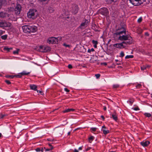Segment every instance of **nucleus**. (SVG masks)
Segmentation results:
<instances>
[{"mask_svg": "<svg viewBox=\"0 0 152 152\" xmlns=\"http://www.w3.org/2000/svg\"><path fill=\"white\" fill-rule=\"evenodd\" d=\"M64 90L65 91L67 92H68L69 91V90L66 88H64Z\"/></svg>", "mask_w": 152, "mask_h": 152, "instance_id": "nucleus-45", "label": "nucleus"}, {"mask_svg": "<svg viewBox=\"0 0 152 152\" xmlns=\"http://www.w3.org/2000/svg\"><path fill=\"white\" fill-rule=\"evenodd\" d=\"M101 117L102 119L103 120H104V118L103 115H101Z\"/></svg>", "mask_w": 152, "mask_h": 152, "instance_id": "nucleus-53", "label": "nucleus"}, {"mask_svg": "<svg viewBox=\"0 0 152 152\" xmlns=\"http://www.w3.org/2000/svg\"><path fill=\"white\" fill-rule=\"evenodd\" d=\"M142 18L141 17H140L137 20V22H138L140 23L142 21Z\"/></svg>", "mask_w": 152, "mask_h": 152, "instance_id": "nucleus-40", "label": "nucleus"}, {"mask_svg": "<svg viewBox=\"0 0 152 152\" xmlns=\"http://www.w3.org/2000/svg\"><path fill=\"white\" fill-rule=\"evenodd\" d=\"M5 82L8 84H11V82L8 80H5Z\"/></svg>", "mask_w": 152, "mask_h": 152, "instance_id": "nucleus-42", "label": "nucleus"}, {"mask_svg": "<svg viewBox=\"0 0 152 152\" xmlns=\"http://www.w3.org/2000/svg\"><path fill=\"white\" fill-rule=\"evenodd\" d=\"M39 51L42 52H46L50 50V47L47 46H41L39 47Z\"/></svg>", "mask_w": 152, "mask_h": 152, "instance_id": "nucleus-3", "label": "nucleus"}, {"mask_svg": "<svg viewBox=\"0 0 152 152\" xmlns=\"http://www.w3.org/2000/svg\"><path fill=\"white\" fill-rule=\"evenodd\" d=\"M112 117L115 121H117L118 120L117 116L115 113H113L112 114Z\"/></svg>", "mask_w": 152, "mask_h": 152, "instance_id": "nucleus-19", "label": "nucleus"}, {"mask_svg": "<svg viewBox=\"0 0 152 152\" xmlns=\"http://www.w3.org/2000/svg\"><path fill=\"white\" fill-rule=\"evenodd\" d=\"M48 145H49V146L50 147V148H51L52 147H53L49 143Z\"/></svg>", "mask_w": 152, "mask_h": 152, "instance_id": "nucleus-55", "label": "nucleus"}, {"mask_svg": "<svg viewBox=\"0 0 152 152\" xmlns=\"http://www.w3.org/2000/svg\"><path fill=\"white\" fill-rule=\"evenodd\" d=\"M56 37H50L48 39L47 42L49 44H53L56 43Z\"/></svg>", "mask_w": 152, "mask_h": 152, "instance_id": "nucleus-9", "label": "nucleus"}, {"mask_svg": "<svg viewBox=\"0 0 152 152\" xmlns=\"http://www.w3.org/2000/svg\"><path fill=\"white\" fill-rule=\"evenodd\" d=\"M119 85L117 84H114L113 86V88H117L119 87Z\"/></svg>", "mask_w": 152, "mask_h": 152, "instance_id": "nucleus-32", "label": "nucleus"}, {"mask_svg": "<svg viewBox=\"0 0 152 152\" xmlns=\"http://www.w3.org/2000/svg\"><path fill=\"white\" fill-rule=\"evenodd\" d=\"M74 152H78V151L76 149H75L74 151Z\"/></svg>", "mask_w": 152, "mask_h": 152, "instance_id": "nucleus-58", "label": "nucleus"}, {"mask_svg": "<svg viewBox=\"0 0 152 152\" xmlns=\"http://www.w3.org/2000/svg\"><path fill=\"white\" fill-rule=\"evenodd\" d=\"M4 50H6L8 51H9L10 50H12V48H6L5 47L4 48Z\"/></svg>", "mask_w": 152, "mask_h": 152, "instance_id": "nucleus-36", "label": "nucleus"}, {"mask_svg": "<svg viewBox=\"0 0 152 152\" xmlns=\"http://www.w3.org/2000/svg\"><path fill=\"white\" fill-rule=\"evenodd\" d=\"M150 143V142L148 141H143L140 142L141 144L144 147L148 146Z\"/></svg>", "mask_w": 152, "mask_h": 152, "instance_id": "nucleus-14", "label": "nucleus"}, {"mask_svg": "<svg viewBox=\"0 0 152 152\" xmlns=\"http://www.w3.org/2000/svg\"><path fill=\"white\" fill-rule=\"evenodd\" d=\"M40 150H41V149L40 148H37L36 149V151L37 152L40 151Z\"/></svg>", "mask_w": 152, "mask_h": 152, "instance_id": "nucleus-44", "label": "nucleus"}, {"mask_svg": "<svg viewBox=\"0 0 152 152\" xmlns=\"http://www.w3.org/2000/svg\"><path fill=\"white\" fill-rule=\"evenodd\" d=\"M30 87L31 89L34 90L35 91H37L36 89L37 86L35 85H30Z\"/></svg>", "mask_w": 152, "mask_h": 152, "instance_id": "nucleus-16", "label": "nucleus"}, {"mask_svg": "<svg viewBox=\"0 0 152 152\" xmlns=\"http://www.w3.org/2000/svg\"><path fill=\"white\" fill-rule=\"evenodd\" d=\"M63 45L65 46L66 47H69V45H66V44L64 43L63 44Z\"/></svg>", "mask_w": 152, "mask_h": 152, "instance_id": "nucleus-51", "label": "nucleus"}, {"mask_svg": "<svg viewBox=\"0 0 152 152\" xmlns=\"http://www.w3.org/2000/svg\"><path fill=\"white\" fill-rule=\"evenodd\" d=\"M141 69L142 70H144L146 69V67H141Z\"/></svg>", "mask_w": 152, "mask_h": 152, "instance_id": "nucleus-46", "label": "nucleus"}, {"mask_svg": "<svg viewBox=\"0 0 152 152\" xmlns=\"http://www.w3.org/2000/svg\"><path fill=\"white\" fill-rule=\"evenodd\" d=\"M100 74H99L95 75V76L96 77L97 79H98L100 77Z\"/></svg>", "mask_w": 152, "mask_h": 152, "instance_id": "nucleus-38", "label": "nucleus"}, {"mask_svg": "<svg viewBox=\"0 0 152 152\" xmlns=\"http://www.w3.org/2000/svg\"><path fill=\"white\" fill-rule=\"evenodd\" d=\"M96 128H91V130L93 131H95L96 129Z\"/></svg>", "mask_w": 152, "mask_h": 152, "instance_id": "nucleus-48", "label": "nucleus"}, {"mask_svg": "<svg viewBox=\"0 0 152 152\" xmlns=\"http://www.w3.org/2000/svg\"><path fill=\"white\" fill-rule=\"evenodd\" d=\"M133 109L135 110H139V109L138 107H135Z\"/></svg>", "mask_w": 152, "mask_h": 152, "instance_id": "nucleus-49", "label": "nucleus"}, {"mask_svg": "<svg viewBox=\"0 0 152 152\" xmlns=\"http://www.w3.org/2000/svg\"><path fill=\"white\" fill-rule=\"evenodd\" d=\"M30 30H29V33L35 32H36L37 30V27L35 26H31Z\"/></svg>", "mask_w": 152, "mask_h": 152, "instance_id": "nucleus-13", "label": "nucleus"}, {"mask_svg": "<svg viewBox=\"0 0 152 152\" xmlns=\"http://www.w3.org/2000/svg\"><path fill=\"white\" fill-rule=\"evenodd\" d=\"M92 42L94 45V46L95 48H97V45L98 44V42L94 40H92Z\"/></svg>", "mask_w": 152, "mask_h": 152, "instance_id": "nucleus-20", "label": "nucleus"}, {"mask_svg": "<svg viewBox=\"0 0 152 152\" xmlns=\"http://www.w3.org/2000/svg\"><path fill=\"white\" fill-rule=\"evenodd\" d=\"M133 55H127L125 57V58L126 59L132 58H133Z\"/></svg>", "mask_w": 152, "mask_h": 152, "instance_id": "nucleus-28", "label": "nucleus"}, {"mask_svg": "<svg viewBox=\"0 0 152 152\" xmlns=\"http://www.w3.org/2000/svg\"><path fill=\"white\" fill-rule=\"evenodd\" d=\"M37 92L38 93H39L41 94H42V95L43 94H42V91L37 90Z\"/></svg>", "mask_w": 152, "mask_h": 152, "instance_id": "nucleus-50", "label": "nucleus"}, {"mask_svg": "<svg viewBox=\"0 0 152 152\" xmlns=\"http://www.w3.org/2000/svg\"><path fill=\"white\" fill-rule=\"evenodd\" d=\"M30 72H27L25 71H23L22 72L19 73L18 75H15V76L16 77L20 78L22 76L28 75Z\"/></svg>", "mask_w": 152, "mask_h": 152, "instance_id": "nucleus-5", "label": "nucleus"}, {"mask_svg": "<svg viewBox=\"0 0 152 152\" xmlns=\"http://www.w3.org/2000/svg\"><path fill=\"white\" fill-rule=\"evenodd\" d=\"M113 46L116 48L120 49L124 48L126 47V45H124L123 42L121 43L114 44Z\"/></svg>", "mask_w": 152, "mask_h": 152, "instance_id": "nucleus-10", "label": "nucleus"}, {"mask_svg": "<svg viewBox=\"0 0 152 152\" xmlns=\"http://www.w3.org/2000/svg\"><path fill=\"white\" fill-rule=\"evenodd\" d=\"M75 10H73V12L75 14L78 11V9L77 7L76 6H75Z\"/></svg>", "mask_w": 152, "mask_h": 152, "instance_id": "nucleus-25", "label": "nucleus"}, {"mask_svg": "<svg viewBox=\"0 0 152 152\" xmlns=\"http://www.w3.org/2000/svg\"><path fill=\"white\" fill-rule=\"evenodd\" d=\"M145 35H146L147 36H149V34L147 32L145 33Z\"/></svg>", "mask_w": 152, "mask_h": 152, "instance_id": "nucleus-57", "label": "nucleus"}, {"mask_svg": "<svg viewBox=\"0 0 152 152\" xmlns=\"http://www.w3.org/2000/svg\"><path fill=\"white\" fill-rule=\"evenodd\" d=\"M74 110H75L73 109H68L66 110H65L63 111V112L64 113H65L69 112L71 111H74Z\"/></svg>", "mask_w": 152, "mask_h": 152, "instance_id": "nucleus-21", "label": "nucleus"}, {"mask_svg": "<svg viewBox=\"0 0 152 152\" xmlns=\"http://www.w3.org/2000/svg\"><path fill=\"white\" fill-rule=\"evenodd\" d=\"M7 114H2V113H0V119H3L4 117L7 116Z\"/></svg>", "mask_w": 152, "mask_h": 152, "instance_id": "nucleus-18", "label": "nucleus"}, {"mask_svg": "<svg viewBox=\"0 0 152 152\" xmlns=\"http://www.w3.org/2000/svg\"><path fill=\"white\" fill-rule=\"evenodd\" d=\"M145 115L148 117H150L151 116V114L148 113H145L144 114Z\"/></svg>", "mask_w": 152, "mask_h": 152, "instance_id": "nucleus-33", "label": "nucleus"}, {"mask_svg": "<svg viewBox=\"0 0 152 152\" xmlns=\"http://www.w3.org/2000/svg\"><path fill=\"white\" fill-rule=\"evenodd\" d=\"M102 131L103 132V133L104 134H106L109 132V131L108 130H106L105 129H102Z\"/></svg>", "mask_w": 152, "mask_h": 152, "instance_id": "nucleus-22", "label": "nucleus"}, {"mask_svg": "<svg viewBox=\"0 0 152 152\" xmlns=\"http://www.w3.org/2000/svg\"><path fill=\"white\" fill-rule=\"evenodd\" d=\"M14 54H18V50H15L13 52Z\"/></svg>", "mask_w": 152, "mask_h": 152, "instance_id": "nucleus-43", "label": "nucleus"}, {"mask_svg": "<svg viewBox=\"0 0 152 152\" xmlns=\"http://www.w3.org/2000/svg\"><path fill=\"white\" fill-rule=\"evenodd\" d=\"M133 41L131 37V38H129L128 40H126L125 41L123 42V43L124 45H126V46L127 45L132 44L133 43Z\"/></svg>", "mask_w": 152, "mask_h": 152, "instance_id": "nucleus-12", "label": "nucleus"}, {"mask_svg": "<svg viewBox=\"0 0 152 152\" xmlns=\"http://www.w3.org/2000/svg\"><path fill=\"white\" fill-rule=\"evenodd\" d=\"M48 10H49V12L50 13H52L53 12L54 9H53V8L51 7H50L48 8Z\"/></svg>", "mask_w": 152, "mask_h": 152, "instance_id": "nucleus-27", "label": "nucleus"}, {"mask_svg": "<svg viewBox=\"0 0 152 152\" xmlns=\"http://www.w3.org/2000/svg\"><path fill=\"white\" fill-rule=\"evenodd\" d=\"M7 37V35H4L1 36V38L2 39L5 40Z\"/></svg>", "mask_w": 152, "mask_h": 152, "instance_id": "nucleus-31", "label": "nucleus"}, {"mask_svg": "<svg viewBox=\"0 0 152 152\" xmlns=\"http://www.w3.org/2000/svg\"><path fill=\"white\" fill-rule=\"evenodd\" d=\"M70 134V132H68V135H69Z\"/></svg>", "mask_w": 152, "mask_h": 152, "instance_id": "nucleus-64", "label": "nucleus"}, {"mask_svg": "<svg viewBox=\"0 0 152 152\" xmlns=\"http://www.w3.org/2000/svg\"><path fill=\"white\" fill-rule=\"evenodd\" d=\"M99 13L105 16H107L108 14V11L106 8H103L101 9L99 11Z\"/></svg>", "mask_w": 152, "mask_h": 152, "instance_id": "nucleus-4", "label": "nucleus"}, {"mask_svg": "<svg viewBox=\"0 0 152 152\" xmlns=\"http://www.w3.org/2000/svg\"><path fill=\"white\" fill-rule=\"evenodd\" d=\"M127 103L129 104L130 105H132L133 101H128L127 102Z\"/></svg>", "mask_w": 152, "mask_h": 152, "instance_id": "nucleus-39", "label": "nucleus"}, {"mask_svg": "<svg viewBox=\"0 0 152 152\" xmlns=\"http://www.w3.org/2000/svg\"><path fill=\"white\" fill-rule=\"evenodd\" d=\"M11 23L8 22L0 20V27L3 28L5 27H9L11 26Z\"/></svg>", "mask_w": 152, "mask_h": 152, "instance_id": "nucleus-2", "label": "nucleus"}, {"mask_svg": "<svg viewBox=\"0 0 152 152\" xmlns=\"http://www.w3.org/2000/svg\"><path fill=\"white\" fill-rule=\"evenodd\" d=\"M87 25V23L85 21L84 22H83L80 25V26L79 27V28L82 29H84L85 28Z\"/></svg>", "mask_w": 152, "mask_h": 152, "instance_id": "nucleus-15", "label": "nucleus"}, {"mask_svg": "<svg viewBox=\"0 0 152 152\" xmlns=\"http://www.w3.org/2000/svg\"><path fill=\"white\" fill-rule=\"evenodd\" d=\"M4 31H3L1 30H0V36L4 34Z\"/></svg>", "mask_w": 152, "mask_h": 152, "instance_id": "nucleus-47", "label": "nucleus"}, {"mask_svg": "<svg viewBox=\"0 0 152 152\" xmlns=\"http://www.w3.org/2000/svg\"><path fill=\"white\" fill-rule=\"evenodd\" d=\"M94 139V137L93 136H91L88 139L89 142L91 143L92 141Z\"/></svg>", "mask_w": 152, "mask_h": 152, "instance_id": "nucleus-29", "label": "nucleus"}, {"mask_svg": "<svg viewBox=\"0 0 152 152\" xmlns=\"http://www.w3.org/2000/svg\"><path fill=\"white\" fill-rule=\"evenodd\" d=\"M2 5V2L0 1V9Z\"/></svg>", "mask_w": 152, "mask_h": 152, "instance_id": "nucleus-52", "label": "nucleus"}, {"mask_svg": "<svg viewBox=\"0 0 152 152\" xmlns=\"http://www.w3.org/2000/svg\"><path fill=\"white\" fill-rule=\"evenodd\" d=\"M40 151H41L42 152L43 151V148H42L41 149Z\"/></svg>", "mask_w": 152, "mask_h": 152, "instance_id": "nucleus-62", "label": "nucleus"}, {"mask_svg": "<svg viewBox=\"0 0 152 152\" xmlns=\"http://www.w3.org/2000/svg\"><path fill=\"white\" fill-rule=\"evenodd\" d=\"M105 1L108 3H111L113 2H116L117 0H105Z\"/></svg>", "mask_w": 152, "mask_h": 152, "instance_id": "nucleus-24", "label": "nucleus"}, {"mask_svg": "<svg viewBox=\"0 0 152 152\" xmlns=\"http://www.w3.org/2000/svg\"><path fill=\"white\" fill-rule=\"evenodd\" d=\"M103 65L104 66H106L107 65V63H103Z\"/></svg>", "mask_w": 152, "mask_h": 152, "instance_id": "nucleus-61", "label": "nucleus"}, {"mask_svg": "<svg viewBox=\"0 0 152 152\" xmlns=\"http://www.w3.org/2000/svg\"><path fill=\"white\" fill-rule=\"evenodd\" d=\"M7 13L3 12H0V18H4L6 16Z\"/></svg>", "mask_w": 152, "mask_h": 152, "instance_id": "nucleus-17", "label": "nucleus"}, {"mask_svg": "<svg viewBox=\"0 0 152 152\" xmlns=\"http://www.w3.org/2000/svg\"><path fill=\"white\" fill-rule=\"evenodd\" d=\"M78 149L79 150H81L82 149V147H80L79 148H78Z\"/></svg>", "mask_w": 152, "mask_h": 152, "instance_id": "nucleus-60", "label": "nucleus"}, {"mask_svg": "<svg viewBox=\"0 0 152 152\" xmlns=\"http://www.w3.org/2000/svg\"><path fill=\"white\" fill-rule=\"evenodd\" d=\"M122 29L123 31H117L114 34L115 35H120L121 34H122L123 33H124L125 34H126V30H125V27H122L121 28H119L118 29V30H121V29Z\"/></svg>", "mask_w": 152, "mask_h": 152, "instance_id": "nucleus-11", "label": "nucleus"}, {"mask_svg": "<svg viewBox=\"0 0 152 152\" xmlns=\"http://www.w3.org/2000/svg\"><path fill=\"white\" fill-rule=\"evenodd\" d=\"M141 86V85L140 84H139L136 86V87L137 88H140Z\"/></svg>", "mask_w": 152, "mask_h": 152, "instance_id": "nucleus-41", "label": "nucleus"}, {"mask_svg": "<svg viewBox=\"0 0 152 152\" xmlns=\"http://www.w3.org/2000/svg\"><path fill=\"white\" fill-rule=\"evenodd\" d=\"M27 16L29 18L33 19H35L37 16L38 12L35 9H30L27 13Z\"/></svg>", "mask_w": 152, "mask_h": 152, "instance_id": "nucleus-1", "label": "nucleus"}, {"mask_svg": "<svg viewBox=\"0 0 152 152\" xmlns=\"http://www.w3.org/2000/svg\"><path fill=\"white\" fill-rule=\"evenodd\" d=\"M102 129H106V127L105 126H102Z\"/></svg>", "mask_w": 152, "mask_h": 152, "instance_id": "nucleus-56", "label": "nucleus"}, {"mask_svg": "<svg viewBox=\"0 0 152 152\" xmlns=\"http://www.w3.org/2000/svg\"><path fill=\"white\" fill-rule=\"evenodd\" d=\"M129 38H131V37L129 35H123L120 36L118 38L121 41L127 40Z\"/></svg>", "mask_w": 152, "mask_h": 152, "instance_id": "nucleus-7", "label": "nucleus"}, {"mask_svg": "<svg viewBox=\"0 0 152 152\" xmlns=\"http://www.w3.org/2000/svg\"><path fill=\"white\" fill-rule=\"evenodd\" d=\"M103 109L104 110H106V107L105 106H104L103 107Z\"/></svg>", "mask_w": 152, "mask_h": 152, "instance_id": "nucleus-59", "label": "nucleus"}, {"mask_svg": "<svg viewBox=\"0 0 152 152\" xmlns=\"http://www.w3.org/2000/svg\"><path fill=\"white\" fill-rule=\"evenodd\" d=\"M62 39V37H56V43L58 42V41H61Z\"/></svg>", "mask_w": 152, "mask_h": 152, "instance_id": "nucleus-26", "label": "nucleus"}, {"mask_svg": "<svg viewBox=\"0 0 152 152\" xmlns=\"http://www.w3.org/2000/svg\"><path fill=\"white\" fill-rule=\"evenodd\" d=\"M67 66H72L71 64H69Z\"/></svg>", "mask_w": 152, "mask_h": 152, "instance_id": "nucleus-63", "label": "nucleus"}, {"mask_svg": "<svg viewBox=\"0 0 152 152\" xmlns=\"http://www.w3.org/2000/svg\"><path fill=\"white\" fill-rule=\"evenodd\" d=\"M124 56V52L123 51H121L120 54V57H122Z\"/></svg>", "mask_w": 152, "mask_h": 152, "instance_id": "nucleus-35", "label": "nucleus"}, {"mask_svg": "<svg viewBox=\"0 0 152 152\" xmlns=\"http://www.w3.org/2000/svg\"><path fill=\"white\" fill-rule=\"evenodd\" d=\"M94 51V48H92L91 49H89L88 50V53H91V51L93 52Z\"/></svg>", "mask_w": 152, "mask_h": 152, "instance_id": "nucleus-37", "label": "nucleus"}, {"mask_svg": "<svg viewBox=\"0 0 152 152\" xmlns=\"http://www.w3.org/2000/svg\"><path fill=\"white\" fill-rule=\"evenodd\" d=\"M31 26L29 25H24L22 27V28L23 32L25 33H29Z\"/></svg>", "mask_w": 152, "mask_h": 152, "instance_id": "nucleus-8", "label": "nucleus"}, {"mask_svg": "<svg viewBox=\"0 0 152 152\" xmlns=\"http://www.w3.org/2000/svg\"><path fill=\"white\" fill-rule=\"evenodd\" d=\"M44 148L45 149V151H49L52 150L53 148V147H52L51 148H46L45 147H44Z\"/></svg>", "mask_w": 152, "mask_h": 152, "instance_id": "nucleus-34", "label": "nucleus"}, {"mask_svg": "<svg viewBox=\"0 0 152 152\" xmlns=\"http://www.w3.org/2000/svg\"><path fill=\"white\" fill-rule=\"evenodd\" d=\"M15 77V75H7L6 76V77L7 78H13Z\"/></svg>", "mask_w": 152, "mask_h": 152, "instance_id": "nucleus-30", "label": "nucleus"}, {"mask_svg": "<svg viewBox=\"0 0 152 152\" xmlns=\"http://www.w3.org/2000/svg\"><path fill=\"white\" fill-rule=\"evenodd\" d=\"M91 148L90 147H89V148H87L86 149V151H88V150H90V149Z\"/></svg>", "mask_w": 152, "mask_h": 152, "instance_id": "nucleus-54", "label": "nucleus"}, {"mask_svg": "<svg viewBox=\"0 0 152 152\" xmlns=\"http://www.w3.org/2000/svg\"><path fill=\"white\" fill-rule=\"evenodd\" d=\"M115 61V65H121L122 63L121 61H119L118 60H116Z\"/></svg>", "mask_w": 152, "mask_h": 152, "instance_id": "nucleus-23", "label": "nucleus"}, {"mask_svg": "<svg viewBox=\"0 0 152 152\" xmlns=\"http://www.w3.org/2000/svg\"><path fill=\"white\" fill-rule=\"evenodd\" d=\"M21 7L20 4H17L15 7V11L16 15H18L20 14Z\"/></svg>", "mask_w": 152, "mask_h": 152, "instance_id": "nucleus-6", "label": "nucleus"}]
</instances>
